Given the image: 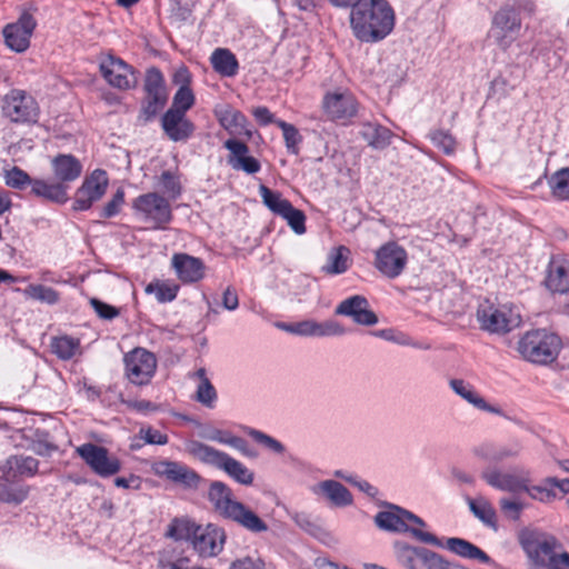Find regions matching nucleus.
<instances>
[{
    "label": "nucleus",
    "mask_w": 569,
    "mask_h": 569,
    "mask_svg": "<svg viewBox=\"0 0 569 569\" xmlns=\"http://www.w3.org/2000/svg\"><path fill=\"white\" fill-rule=\"evenodd\" d=\"M355 37L362 42H378L395 27V12L387 0H360L350 13Z\"/></svg>",
    "instance_id": "1"
},
{
    "label": "nucleus",
    "mask_w": 569,
    "mask_h": 569,
    "mask_svg": "<svg viewBox=\"0 0 569 569\" xmlns=\"http://www.w3.org/2000/svg\"><path fill=\"white\" fill-rule=\"evenodd\" d=\"M186 451L199 461L223 470L229 477L241 485L250 486L253 482L254 473L243 463L223 451L197 440L187 441Z\"/></svg>",
    "instance_id": "2"
},
{
    "label": "nucleus",
    "mask_w": 569,
    "mask_h": 569,
    "mask_svg": "<svg viewBox=\"0 0 569 569\" xmlns=\"http://www.w3.org/2000/svg\"><path fill=\"white\" fill-rule=\"evenodd\" d=\"M561 349L560 338L546 329L526 332L518 341L517 350L521 357L532 363L552 362Z\"/></svg>",
    "instance_id": "3"
},
{
    "label": "nucleus",
    "mask_w": 569,
    "mask_h": 569,
    "mask_svg": "<svg viewBox=\"0 0 569 569\" xmlns=\"http://www.w3.org/2000/svg\"><path fill=\"white\" fill-rule=\"evenodd\" d=\"M408 510L393 503H386V510L379 511L373 521L376 526L388 532L409 533L419 542L442 547L441 540L431 532L413 528L407 523L406 515Z\"/></svg>",
    "instance_id": "4"
},
{
    "label": "nucleus",
    "mask_w": 569,
    "mask_h": 569,
    "mask_svg": "<svg viewBox=\"0 0 569 569\" xmlns=\"http://www.w3.org/2000/svg\"><path fill=\"white\" fill-rule=\"evenodd\" d=\"M521 3L510 0L495 14L489 38L502 50H507L518 38L521 29Z\"/></svg>",
    "instance_id": "5"
},
{
    "label": "nucleus",
    "mask_w": 569,
    "mask_h": 569,
    "mask_svg": "<svg viewBox=\"0 0 569 569\" xmlns=\"http://www.w3.org/2000/svg\"><path fill=\"white\" fill-rule=\"evenodd\" d=\"M480 328L490 333L505 335L521 325L522 318L518 308L509 305H480L477 310Z\"/></svg>",
    "instance_id": "6"
},
{
    "label": "nucleus",
    "mask_w": 569,
    "mask_h": 569,
    "mask_svg": "<svg viewBox=\"0 0 569 569\" xmlns=\"http://www.w3.org/2000/svg\"><path fill=\"white\" fill-rule=\"evenodd\" d=\"M143 89L146 98L141 114L144 121H150L163 109L168 101L164 78L158 68L152 67L147 70Z\"/></svg>",
    "instance_id": "7"
},
{
    "label": "nucleus",
    "mask_w": 569,
    "mask_h": 569,
    "mask_svg": "<svg viewBox=\"0 0 569 569\" xmlns=\"http://www.w3.org/2000/svg\"><path fill=\"white\" fill-rule=\"evenodd\" d=\"M133 209L144 221L151 222L153 229H163L172 220L170 203L156 192L139 196Z\"/></svg>",
    "instance_id": "8"
},
{
    "label": "nucleus",
    "mask_w": 569,
    "mask_h": 569,
    "mask_svg": "<svg viewBox=\"0 0 569 569\" xmlns=\"http://www.w3.org/2000/svg\"><path fill=\"white\" fill-rule=\"evenodd\" d=\"M124 373L133 385L143 386L150 382L157 369L156 356L143 349L136 348L124 358Z\"/></svg>",
    "instance_id": "9"
},
{
    "label": "nucleus",
    "mask_w": 569,
    "mask_h": 569,
    "mask_svg": "<svg viewBox=\"0 0 569 569\" xmlns=\"http://www.w3.org/2000/svg\"><path fill=\"white\" fill-rule=\"evenodd\" d=\"M77 453L101 478L111 477L121 469L120 460L104 447L88 442L78 447Z\"/></svg>",
    "instance_id": "10"
},
{
    "label": "nucleus",
    "mask_w": 569,
    "mask_h": 569,
    "mask_svg": "<svg viewBox=\"0 0 569 569\" xmlns=\"http://www.w3.org/2000/svg\"><path fill=\"white\" fill-rule=\"evenodd\" d=\"M408 263V253L396 241H388L379 247L375 253L376 269L389 279L399 277Z\"/></svg>",
    "instance_id": "11"
},
{
    "label": "nucleus",
    "mask_w": 569,
    "mask_h": 569,
    "mask_svg": "<svg viewBox=\"0 0 569 569\" xmlns=\"http://www.w3.org/2000/svg\"><path fill=\"white\" fill-rule=\"evenodd\" d=\"M2 111L13 122H30L37 119L38 104L26 91L13 89L4 96Z\"/></svg>",
    "instance_id": "12"
},
{
    "label": "nucleus",
    "mask_w": 569,
    "mask_h": 569,
    "mask_svg": "<svg viewBox=\"0 0 569 569\" xmlns=\"http://www.w3.org/2000/svg\"><path fill=\"white\" fill-rule=\"evenodd\" d=\"M108 184L107 172L102 169L93 170L76 191L73 209L83 211L91 208L94 202L104 196Z\"/></svg>",
    "instance_id": "13"
},
{
    "label": "nucleus",
    "mask_w": 569,
    "mask_h": 569,
    "mask_svg": "<svg viewBox=\"0 0 569 569\" xmlns=\"http://www.w3.org/2000/svg\"><path fill=\"white\" fill-rule=\"evenodd\" d=\"M100 71L106 81L117 89L128 90L137 86L134 69L120 58H104L100 62Z\"/></svg>",
    "instance_id": "14"
},
{
    "label": "nucleus",
    "mask_w": 569,
    "mask_h": 569,
    "mask_svg": "<svg viewBox=\"0 0 569 569\" xmlns=\"http://www.w3.org/2000/svg\"><path fill=\"white\" fill-rule=\"evenodd\" d=\"M224 542V530L218 526L209 523L206 527L200 525L198 526L191 545L200 557L212 558L223 550Z\"/></svg>",
    "instance_id": "15"
},
{
    "label": "nucleus",
    "mask_w": 569,
    "mask_h": 569,
    "mask_svg": "<svg viewBox=\"0 0 569 569\" xmlns=\"http://www.w3.org/2000/svg\"><path fill=\"white\" fill-rule=\"evenodd\" d=\"M322 109L329 120L346 122L356 116L357 101L347 91L327 92L322 99Z\"/></svg>",
    "instance_id": "16"
},
{
    "label": "nucleus",
    "mask_w": 569,
    "mask_h": 569,
    "mask_svg": "<svg viewBox=\"0 0 569 569\" xmlns=\"http://www.w3.org/2000/svg\"><path fill=\"white\" fill-rule=\"evenodd\" d=\"M521 545L528 557L538 566H545L549 560L548 566L557 565L558 557L555 553L557 547V539L552 536L546 535H530L521 539Z\"/></svg>",
    "instance_id": "17"
},
{
    "label": "nucleus",
    "mask_w": 569,
    "mask_h": 569,
    "mask_svg": "<svg viewBox=\"0 0 569 569\" xmlns=\"http://www.w3.org/2000/svg\"><path fill=\"white\" fill-rule=\"evenodd\" d=\"M36 24L33 17L23 12L17 22L9 23L3 28L6 44L16 52L26 51L30 46V38Z\"/></svg>",
    "instance_id": "18"
},
{
    "label": "nucleus",
    "mask_w": 569,
    "mask_h": 569,
    "mask_svg": "<svg viewBox=\"0 0 569 569\" xmlns=\"http://www.w3.org/2000/svg\"><path fill=\"white\" fill-rule=\"evenodd\" d=\"M338 316L350 317L353 322L361 326H375L378 323L377 315L370 309L368 299L361 295H355L342 300L335 310Z\"/></svg>",
    "instance_id": "19"
},
{
    "label": "nucleus",
    "mask_w": 569,
    "mask_h": 569,
    "mask_svg": "<svg viewBox=\"0 0 569 569\" xmlns=\"http://www.w3.org/2000/svg\"><path fill=\"white\" fill-rule=\"evenodd\" d=\"M153 471L159 477L182 485L187 488H197L201 477L187 465L178 461L162 460L153 465Z\"/></svg>",
    "instance_id": "20"
},
{
    "label": "nucleus",
    "mask_w": 569,
    "mask_h": 569,
    "mask_svg": "<svg viewBox=\"0 0 569 569\" xmlns=\"http://www.w3.org/2000/svg\"><path fill=\"white\" fill-rule=\"evenodd\" d=\"M171 268L177 278L186 284L196 283L204 278V262L197 257L183 252L173 253Z\"/></svg>",
    "instance_id": "21"
},
{
    "label": "nucleus",
    "mask_w": 569,
    "mask_h": 569,
    "mask_svg": "<svg viewBox=\"0 0 569 569\" xmlns=\"http://www.w3.org/2000/svg\"><path fill=\"white\" fill-rule=\"evenodd\" d=\"M164 134L174 142L187 141L194 132V124L177 109H168L161 117Z\"/></svg>",
    "instance_id": "22"
},
{
    "label": "nucleus",
    "mask_w": 569,
    "mask_h": 569,
    "mask_svg": "<svg viewBox=\"0 0 569 569\" xmlns=\"http://www.w3.org/2000/svg\"><path fill=\"white\" fill-rule=\"evenodd\" d=\"M543 283L552 293L569 292V259L561 256L552 257L548 263Z\"/></svg>",
    "instance_id": "23"
},
{
    "label": "nucleus",
    "mask_w": 569,
    "mask_h": 569,
    "mask_svg": "<svg viewBox=\"0 0 569 569\" xmlns=\"http://www.w3.org/2000/svg\"><path fill=\"white\" fill-rule=\"evenodd\" d=\"M482 479L491 487L510 492H518L525 488L528 481V472L509 473L496 468H487L481 473Z\"/></svg>",
    "instance_id": "24"
},
{
    "label": "nucleus",
    "mask_w": 569,
    "mask_h": 569,
    "mask_svg": "<svg viewBox=\"0 0 569 569\" xmlns=\"http://www.w3.org/2000/svg\"><path fill=\"white\" fill-rule=\"evenodd\" d=\"M51 168L57 182H63L67 190L69 183L76 181L82 172V164L72 154L60 153L51 160Z\"/></svg>",
    "instance_id": "25"
},
{
    "label": "nucleus",
    "mask_w": 569,
    "mask_h": 569,
    "mask_svg": "<svg viewBox=\"0 0 569 569\" xmlns=\"http://www.w3.org/2000/svg\"><path fill=\"white\" fill-rule=\"evenodd\" d=\"M226 519L236 522L251 533L258 535L268 530L266 521L240 501Z\"/></svg>",
    "instance_id": "26"
},
{
    "label": "nucleus",
    "mask_w": 569,
    "mask_h": 569,
    "mask_svg": "<svg viewBox=\"0 0 569 569\" xmlns=\"http://www.w3.org/2000/svg\"><path fill=\"white\" fill-rule=\"evenodd\" d=\"M315 495H322L335 507H347L352 505L353 498L347 487L336 480L320 481L312 489Z\"/></svg>",
    "instance_id": "27"
},
{
    "label": "nucleus",
    "mask_w": 569,
    "mask_h": 569,
    "mask_svg": "<svg viewBox=\"0 0 569 569\" xmlns=\"http://www.w3.org/2000/svg\"><path fill=\"white\" fill-rule=\"evenodd\" d=\"M30 193L49 202L64 203L68 201V190L63 182L34 179L31 182Z\"/></svg>",
    "instance_id": "28"
},
{
    "label": "nucleus",
    "mask_w": 569,
    "mask_h": 569,
    "mask_svg": "<svg viewBox=\"0 0 569 569\" xmlns=\"http://www.w3.org/2000/svg\"><path fill=\"white\" fill-rule=\"evenodd\" d=\"M208 498L213 505L214 510L223 518H227L231 510L239 503V501L233 499L232 490L221 481L211 482Z\"/></svg>",
    "instance_id": "29"
},
{
    "label": "nucleus",
    "mask_w": 569,
    "mask_h": 569,
    "mask_svg": "<svg viewBox=\"0 0 569 569\" xmlns=\"http://www.w3.org/2000/svg\"><path fill=\"white\" fill-rule=\"evenodd\" d=\"M451 389L465 399L467 402L472 405L479 410L487 411L495 415H502V410L499 407L489 405L475 389L473 387L462 379H452L449 382Z\"/></svg>",
    "instance_id": "30"
},
{
    "label": "nucleus",
    "mask_w": 569,
    "mask_h": 569,
    "mask_svg": "<svg viewBox=\"0 0 569 569\" xmlns=\"http://www.w3.org/2000/svg\"><path fill=\"white\" fill-rule=\"evenodd\" d=\"M29 493V487L3 472L0 477V501L13 506L22 503Z\"/></svg>",
    "instance_id": "31"
},
{
    "label": "nucleus",
    "mask_w": 569,
    "mask_h": 569,
    "mask_svg": "<svg viewBox=\"0 0 569 569\" xmlns=\"http://www.w3.org/2000/svg\"><path fill=\"white\" fill-rule=\"evenodd\" d=\"M360 136L372 149L383 150L390 146L395 133L378 122H365Z\"/></svg>",
    "instance_id": "32"
},
{
    "label": "nucleus",
    "mask_w": 569,
    "mask_h": 569,
    "mask_svg": "<svg viewBox=\"0 0 569 569\" xmlns=\"http://www.w3.org/2000/svg\"><path fill=\"white\" fill-rule=\"evenodd\" d=\"M442 547H446L449 551L461 558L478 560L486 565L492 561L482 549L462 538H448L446 545L442 543Z\"/></svg>",
    "instance_id": "33"
},
{
    "label": "nucleus",
    "mask_w": 569,
    "mask_h": 569,
    "mask_svg": "<svg viewBox=\"0 0 569 569\" xmlns=\"http://www.w3.org/2000/svg\"><path fill=\"white\" fill-rule=\"evenodd\" d=\"M466 502L472 515L486 527L498 530L497 512L489 500L482 496L477 498L466 497Z\"/></svg>",
    "instance_id": "34"
},
{
    "label": "nucleus",
    "mask_w": 569,
    "mask_h": 569,
    "mask_svg": "<svg viewBox=\"0 0 569 569\" xmlns=\"http://www.w3.org/2000/svg\"><path fill=\"white\" fill-rule=\"evenodd\" d=\"M522 449V446L519 441H512L505 446L496 447L490 443H485L476 448L475 452L477 456L490 460V461H501L507 458L517 457Z\"/></svg>",
    "instance_id": "35"
},
{
    "label": "nucleus",
    "mask_w": 569,
    "mask_h": 569,
    "mask_svg": "<svg viewBox=\"0 0 569 569\" xmlns=\"http://www.w3.org/2000/svg\"><path fill=\"white\" fill-rule=\"evenodd\" d=\"M39 461L30 456H11L7 459L3 472L12 478L33 477L38 471Z\"/></svg>",
    "instance_id": "36"
},
{
    "label": "nucleus",
    "mask_w": 569,
    "mask_h": 569,
    "mask_svg": "<svg viewBox=\"0 0 569 569\" xmlns=\"http://www.w3.org/2000/svg\"><path fill=\"white\" fill-rule=\"evenodd\" d=\"M214 114L219 123L231 133L244 129L247 124L246 116L230 104L217 107Z\"/></svg>",
    "instance_id": "37"
},
{
    "label": "nucleus",
    "mask_w": 569,
    "mask_h": 569,
    "mask_svg": "<svg viewBox=\"0 0 569 569\" xmlns=\"http://www.w3.org/2000/svg\"><path fill=\"white\" fill-rule=\"evenodd\" d=\"M210 61L214 71L223 77H233L238 73V60L229 49H216L211 54Z\"/></svg>",
    "instance_id": "38"
},
{
    "label": "nucleus",
    "mask_w": 569,
    "mask_h": 569,
    "mask_svg": "<svg viewBox=\"0 0 569 569\" xmlns=\"http://www.w3.org/2000/svg\"><path fill=\"white\" fill-rule=\"evenodd\" d=\"M348 254L349 250L343 246L331 249L322 271L332 276L345 273L350 267Z\"/></svg>",
    "instance_id": "39"
},
{
    "label": "nucleus",
    "mask_w": 569,
    "mask_h": 569,
    "mask_svg": "<svg viewBox=\"0 0 569 569\" xmlns=\"http://www.w3.org/2000/svg\"><path fill=\"white\" fill-rule=\"evenodd\" d=\"M198 526L196 522L186 518H174L168 526L166 536L176 541H192Z\"/></svg>",
    "instance_id": "40"
},
{
    "label": "nucleus",
    "mask_w": 569,
    "mask_h": 569,
    "mask_svg": "<svg viewBox=\"0 0 569 569\" xmlns=\"http://www.w3.org/2000/svg\"><path fill=\"white\" fill-rule=\"evenodd\" d=\"M393 552L398 562L406 569H416L418 563V553L421 547L412 546L408 542L397 540L393 542Z\"/></svg>",
    "instance_id": "41"
},
{
    "label": "nucleus",
    "mask_w": 569,
    "mask_h": 569,
    "mask_svg": "<svg viewBox=\"0 0 569 569\" xmlns=\"http://www.w3.org/2000/svg\"><path fill=\"white\" fill-rule=\"evenodd\" d=\"M259 194L266 207L278 216L286 213V210H289L292 204L289 200L284 199L280 192L273 191L264 184L259 187Z\"/></svg>",
    "instance_id": "42"
},
{
    "label": "nucleus",
    "mask_w": 569,
    "mask_h": 569,
    "mask_svg": "<svg viewBox=\"0 0 569 569\" xmlns=\"http://www.w3.org/2000/svg\"><path fill=\"white\" fill-rule=\"evenodd\" d=\"M51 348L59 359L69 360L79 351L80 342L72 337L62 336L52 340Z\"/></svg>",
    "instance_id": "43"
},
{
    "label": "nucleus",
    "mask_w": 569,
    "mask_h": 569,
    "mask_svg": "<svg viewBox=\"0 0 569 569\" xmlns=\"http://www.w3.org/2000/svg\"><path fill=\"white\" fill-rule=\"evenodd\" d=\"M551 193L559 200H569V168L555 172L548 180Z\"/></svg>",
    "instance_id": "44"
},
{
    "label": "nucleus",
    "mask_w": 569,
    "mask_h": 569,
    "mask_svg": "<svg viewBox=\"0 0 569 569\" xmlns=\"http://www.w3.org/2000/svg\"><path fill=\"white\" fill-rule=\"evenodd\" d=\"M179 284L171 282H151L146 287L147 293H154L158 302L173 301L179 292Z\"/></svg>",
    "instance_id": "45"
},
{
    "label": "nucleus",
    "mask_w": 569,
    "mask_h": 569,
    "mask_svg": "<svg viewBox=\"0 0 569 569\" xmlns=\"http://www.w3.org/2000/svg\"><path fill=\"white\" fill-rule=\"evenodd\" d=\"M277 127L282 131L288 152L297 156L299 153V144L302 142V136L299 133L298 129L283 120H278Z\"/></svg>",
    "instance_id": "46"
},
{
    "label": "nucleus",
    "mask_w": 569,
    "mask_h": 569,
    "mask_svg": "<svg viewBox=\"0 0 569 569\" xmlns=\"http://www.w3.org/2000/svg\"><path fill=\"white\" fill-rule=\"evenodd\" d=\"M429 138L447 156L455 153L457 141L449 131L442 129L432 130L429 133Z\"/></svg>",
    "instance_id": "47"
},
{
    "label": "nucleus",
    "mask_w": 569,
    "mask_h": 569,
    "mask_svg": "<svg viewBox=\"0 0 569 569\" xmlns=\"http://www.w3.org/2000/svg\"><path fill=\"white\" fill-rule=\"evenodd\" d=\"M26 292L34 300L54 305L59 301V293L50 288L42 284H30Z\"/></svg>",
    "instance_id": "48"
},
{
    "label": "nucleus",
    "mask_w": 569,
    "mask_h": 569,
    "mask_svg": "<svg viewBox=\"0 0 569 569\" xmlns=\"http://www.w3.org/2000/svg\"><path fill=\"white\" fill-rule=\"evenodd\" d=\"M248 435L259 445H262L264 448L270 451L282 455L286 451L284 446L277 440L276 438L253 428L248 429Z\"/></svg>",
    "instance_id": "49"
},
{
    "label": "nucleus",
    "mask_w": 569,
    "mask_h": 569,
    "mask_svg": "<svg viewBox=\"0 0 569 569\" xmlns=\"http://www.w3.org/2000/svg\"><path fill=\"white\" fill-rule=\"evenodd\" d=\"M346 333V328L336 320L315 321V337H338Z\"/></svg>",
    "instance_id": "50"
},
{
    "label": "nucleus",
    "mask_w": 569,
    "mask_h": 569,
    "mask_svg": "<svg viewBox=\"0 0 569 569\" xmlns=\"http://www.w3.org/2000/svg\"><path fill=\"white\" fill-rule=\"evenodd\" d=\"M277 327L283 331L301 337H315V320H303L299 322H278Z\"/></svg>",
    "instance_id": "51"
},
{
    "label": "nucleus",
    "mask_w": 569,
    "mask_h": 569,
    "mask_svg": "<svg viewBox=\"0 0 569 569\" xmlns=\"http://www.w3.org/2000/svg\"><path fill=\"white\" fill-rule=\"evenodd\" d=\"M194 104V94L190 87L179 88L173 96L172 106L169 109H177L187 113Z\"/></svg>",
    "instance_id": "52"
},
{
    "label": "nucleus",
    "mask_w": 569,
    "mask_h": 569,
    "mask_svg": "<svg viewBox=\"0 0 569 569\" xmlns=\"http://www.w3.org/2000/svg\"><path fill=\"white\" fill-rule=\"evenodd\" d=\"M33 180L26 171L18 167H13L6 172V183L13 189L23 190L27 186L31 187Z\"/></svg>",
    "instance_id": "53"
},
{
    "label": "nucleus",
    "mask_w": 569,
    "mask_h": 569,
    "mask_svg": "<svg viewBox=\"0 0 569 569\" xmlns=\"http://www.w3.org/2000/svg\"><path fill=\"white\" fill-rule=\"evenodd\" d=\"M418 556L416 569H441L443 556L425 547L420 548Z\"/></svg>",
    "instance_id": "54"
},
{
    "label": "nucleus",
    "mask_w": 569,
    "mask_h": 569,
    "mask_svg": "<svg viewBox=\"0 0 569 569\" xmlns=\"http://www.w3.org/2000/svg\"><path fill=\"white\" fill-rule=\"evenodd\" d=\"M34 437L36 438L30 445V449L34 453L39 456H47L57 449V447L49 441V433L47 431L37 429L34 431Z\"/></svg>",
    "instance_id": "55"
},
{
    "label": "nucleus",
    "mask_w": 569,
    "mask_h": 569,
    "mask_svg": "<svg viewBox=\"0 0 569 569\" xmlns=\"http://www.w3.org/2000/svg\"><path fill=\"white\" fill-rule=\"evenodd\" d=\"M280 217L287 220L290 228L297 233L302 234L306 232V216L305 213L296 209L292 204L289 210H286V213H282Z\"/></svg>",
    "instance_id": "56"
},
{
    "label": "nucleus",
    "mask_w": 569,
    "mask_h": 569,
    "mask_svg": "<svg viewBox=\"0 0 569 569\" xmlns=\"http://www.w3.org/2000/svg\"><path fill=\"white\" fill-rule=\"evenodd\" d=\"M190 559L189 557H179L173 559L168 549H164L159 557L158 568L159 569H189Z\"/></svg>",
    "instance_id": "57"
},
{
    "label": "nucleus",
    "mask_w": 569,
    "mask_h": 569,
    "mask_svg": "<svg viewBox=\"0 0 569 569\" xmlns=\"http://www.w3.org/2000/svg\"><path fill=\"white\" fill-rule=\"evenodd\" d=\"M196 400L208 408L213 407L217 400V391L210 380H204V382L199 383Z\"/></svg>",
    "instance_id": "58"
},
{
    "label": "nucleus",
    "mask_w": 569,
    "mask_h": 569,
    "mask_svg": "<svg viewBox=\"0 0 569 569\" xmlns=\"http://www.w3.org/2000/svg\"><path fill=\"white\" fill-rule=\"evenodd\" d=\"M159 183L164 193L176 199L181 193L179 179L171 171H163L160 176Z\"/></svg>",
    "instance_id": "59"
},
{
    "label": "nucleus",
    "mask_w": 569,
    "mask_h": 569,
    "mask_svg": "<svg viewBox=\"0 0 569 569\" xmlns=\"http://www.w3.org/2000/svg\"><path fill=\"white\" fill-rule=\"evenodd\" d=\"M124 203V191L123 189L119 188L111 200H109L103 208L101 209L100 217L101 218H112L117 216L121 207Z\"/></svg>",
    "instance_id": "60"
},
{
    "label": "nucleus",
    "mask_w": 569,
    "mask_h": 569,
    "mask_svg": "<svg viewBox=\"0 0 569 569\" xmlns=\"http://www.w3.org/2000/svg\"><path fill=\"white\" fill-rule=\"evenodd\" d=\"M223 146L230 151L228 163L231 167L237 162V160L244 158L249 152V147L237 139H228Z\"/></svg>",
    "instance_id": "61"
},
{
    "label": "nucleus",
    "mask_w": 569,
    "mask_h": 569,
    "mask_svg": "<svg viewBox=\"0 0 569 569\" xmlns=\"http://www.w3.org/2000/svg\"><path fill=\"white\" fill-rule=\"evenodd\" d=\"M228 569H266V562L259 556H244L233 560Z\"/></svg>",
    "instance_id": "62"
},
{
    "label": "nucleus",
    "mask_w": 569,
    "mask_h": 569,
    "mask_svg": "<svg viewBox=\"0 0 569 569\" xmlns=\"http://www.w3.org/2000/svg\"><path fill=\"white\" fill-rule=\"evenodd\" d=\"M139 437L148 445H159L163 446L167 445L169 441V438L167 435L160 432L159 430L152 428V427H142L139 430Z\"/></svg>",
    "instance_id": "63"
},
{
    "label": "nucleus",
    "mask_w": 569,
    "mask_h": 569,
    "mask_svg": "<svg viewBox=\"0 0 569 569\" xmlns=\"http://www.w3.org/2000/svg\"><path fill=\"white\" fill-rule=\"evenodd\" d=\"M90 305L101 319L112 320L119 315V311L116 307L108 305L97 298L90 299Z\"/></svg>",
    "instance_id": "64"
}]
</instances>
